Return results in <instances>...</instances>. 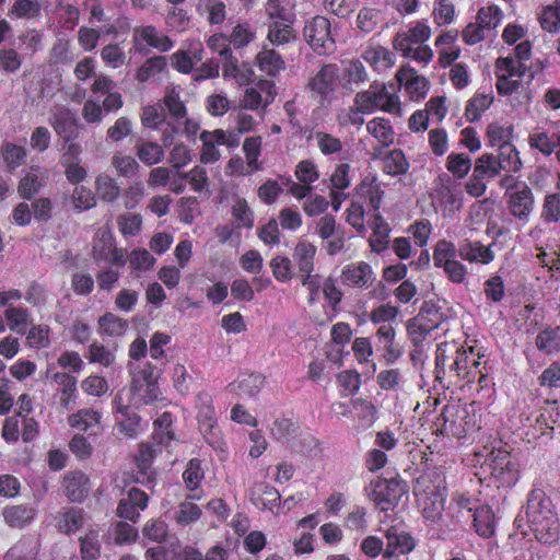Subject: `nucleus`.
<instances>
[{
    "instance_id": "f257e3e1",
    "label": "nucleus",
    "mask_w": 560,
    "mask_h": 560,
    "mask_svg": "<svg viewBox=\"0 0 560 560\" xmlns=\"http://www.w3.org/2000/svg\"><path fill=\"white\" fill-rule=\"evenodd\" d=\"M446 492L445 477L436 468L424 470L416 479L413 495L425 521L436 523L442 518Z\"/></svg>"
},
{
    "instance_id": "f03ea898",
    "label": "nucleus",
    "mask_w": 560,
    "mask_h": 560,
    "mask_svg": "<svg viewBox=\"0 0 560 560\" xmlns=\"http://www.w3.org/2000/svg\"><path fill=\"white\" fill-rule=\"evenodd\" d=\"M551 502L541 489H534L528 494L526 514L535 538L544 544H553L559 537V520L550 509Z\"/></svg>"
},
{
    "instance_id": "7ed1b4c3",
    "label": "nucleus",
    "mask_w": 560,
    "mask_h": 560,
    "mask_svg": "<svg viewBox=\"0 0 560 560\" xmlns=\"http://www.w3.org/2000/svg\"><path fill=\"white\" fill-rule=\"evenodd\" d=\"M441 428L438 429L442 435L453 436L457 440L480 430V420L474 409L464 406H444L441 418Z\"/></svg>"
},
{
    "instance_id": "20e7f679",
    "label": "nucleus",
    "mask_w": 560,
    "mask_h": 560,
    "mask_svg": "<svg viewBox=\"0 0 560 560\" xmlns=\"http://www.w3.org/2000/svg\"><path fill=\"white\" fill-rule=\"evenodd\" d=\"M409 487L400 477L373 479L365 488V494L372 501L376 509L387 512L396 508L402 498L407 494Z\"/></svg>"
},
{
    "instance_id": "39448f33",
    "label": "nucleus",
    "mask_w": 560,
    "mask_h": 560,
    "mask_svg": "<svg viewBox=\"0 0 560 560\" xmlns=\"http://www.w3.org/2000/svg\"><path fill=\"white\" fill-rule=\"evenodd\" d=\"M354 105L361 106V110H365L368 114L376 109L392 114L400 112L399 97L388 93L384 84L376 82L372 83L369 90L357 93Z\"/></svg>"
},
{
    "instance_id": "423d86ee",
    "label": "nucleus",
    "mask_w": 560,
    "mask_h": 560,
    "mask_svg": "<svg viewBox=\"0 0 560 560\" xmlns=\"http://www.w3.org/2000/svg\"><path fill=\"white\" fill-rule=\"evenodd\" d=\"M330 26V21L323 15L312 18L304 25V38L318 55H328L335 49Z\"/></svg>"
},
{
    "instance_id": "0eeeda50",
    "label": "nucleus",
    "mask_w": 560,
    "mask_h": 560,
    "mask_svg": "<svg viewBox=\"0 0 560 560\" xmlns=\"http://www.w3.org/2000/svg\"><path fill=\"white\" fill-rule=\"evenodd\" d=\"M92 258L95 262H109L117 267H124L127 262V249L116 246V240L112 231H98L92 244Z\"/></svg>"
},
{
    "instance_id": "6e6552de",
    "label": "nucleus",
    "mask_w": 560,
    "mask_h": 560,
    "mask_svg": "<svg viewBox=\"0 0 560 560\" xmlns=\"http://www.w3.org/2000/svg\"><path fill=\"white\" fill-rule=\"evenodd\" d=\"M489 467L491 476L502 487L511 488L520 479L518 465L513 460L508 451L501 448L493 450L490 454Z\"/></svg>"
},
{
    "instance_id": "1a4fd4ad",
    "label": "nucleus",
    "mask_w": 560,
    "mask_h": 560,
    "mask_svg": "<svg viewBox=\"0 0 560 560\" xmlns=\"http://www.w3.org/2000/svg\"><path fill=\"white\" fill-rule=\"evenodd\" d=\"M506 206L509 213L517 222L527 224L535 207L533 190L525 184L517 186L515 190L508 192Z\"/></svg>"
},
{
    "instance_id": "9d476101",
    "label": "nucleus",
    "mask_w": 560,
    "mask_h": 560,
    "mask_svg": "<svg viewBox=\"0 0 560 560\" xmlns=\"http://www.w3.org/2000/svg\"><path fill=\"white\" fill-rule=\"evenodd\" d=\"M48 122L63 142H71L79 138V120L75 114L67 106L55 107L51 110Z\"/></svg>"
},
{
    "instance_id": "9b49d317",
    "label": "nucleus",
    "mask_w": 560,
    "mask_h": 560,
    "mask_svg": "<svg viewBox=\"0 0 560 560\" xmlns=\"http://www.w3.org/2000/svg\"><path fill=\"white\" fill-rule=\"evenodd\" d=\"M339 68L336 63H325L318 72L311 78L307 88L319 96L320 102L328 101L338 86Z\"/></svg>"
},
{
    "instance_id": "f8f14e48",
    "label": "nucleus",
    "mask_w": 560,
    "mask_h": 560,
    "mask_svg": "<svg viewBox=\"0 0 560 560\" xmlns=\"http://www.w3.org/2000/svg\"><path fill=\"white\" fill-rule=\"evenodd\" d=\"M149 495L139 488L132 487L117 504L116 515L120 518L137 523L140 514L148 508Z\"/></svg>"
},
{
    "instance_id": "ddd939ff",
    "label": "nucleus",
    "mask_w": 560,
    "mask_h": 560,
    "mask_svg": "<svg viewBox=\"0 0 560 560\" xmlns=\"http://www.w3.org/2000/svg\"><path fill=\"white\" fill-rule=\"evenodd\" d=\"M374 280L373 269L366 261L350 262L341 269L340 282L345 287L368 289Z\"/></svg>"
},
{
    "instance_id": "4468645a",
    "label": "nucleus",
    "mask_w": 560,
    "mask_h": 560,
    "mask_svg": "<svg viewBox=\"0 0 560 560\" xmlns=\"http://www.w3.org/2000/svg\"><path fill=\"white\" fill-rule=\"evenodd\" d=\"M62 487L71 502H82L90 490V478L81 470L69 471L65 475Z\"/></svg>"
},
{
    "instance_id": "2eb2a0df",
    "label": "nucleus",
    "mask_w": 560,
    "mask_h": 560,
    "mask_svg": "<svg viewBox=\"0 0 560 560\" xmlns=\"http://www.w3.org/2000/svg\"><path fill=\"white\" fill-rule=\"evenodd\" d=\"M133 39L136 44L145 43L161 52H166L173 47L172 39L153 25L136 27Z\"/></svg>"
},
{
    "instance_id": "dca6fc26",
    "label": "nucleus",
    "mask_w": 560,
    "mask_h": 560,
    "mask_svg": "<svg viewBox=\"0 0 560 560\" xmlns=\"http://www.w3.org/2000/svg\"><path fill=\"white\" fill-rule=\"evenodd\" d=\"M250 502L259 510H272L280 501L279 491L267 482H256L249 490Z\"/></svg>"
},
{
    "instance_id": "f3484780",
    "label": "nucleus",
    "mask_w": 560,
    "mask_h": 560,
    "mask_svg": "<svg viewBox=\"0 0 560 560\" xmlns=\"http://www.w3.org/2000/svg\"><path fill=\"white\" fill-rule=\"evenodd\" d=\"M458 256L468 262L487 265L494 259V253L489 246H485L479 241H468L459 243Z\"/></svg>"
},
{
    "instance_id": "a211bd4d",
    "label": "nucleus",
    "mask_w": 560,
    "mask_h": 560,
    "mask_svg": "<svg viewBox=\"0 0 560 560\" xmlns=\"http://www.w3.org/2000/svg\"><path fill=\"white\" fill-rule=\"evenodd\" d=\"M202 142L200 161L203 164H211L220 159V152L218 145L224 144L225 132L222 129H215L214 131H202L200 135Z\"/></svg>"
},
{
    "instance_id": "6ab92c4d",
    "label": "nucleus",
    "mask_w": 560,
    "mask_h": 560,
    "mask_svg": "<svg viewBox=\"0 0 560 560\" xmlns=\"http://www.w3.org/2000/svg\"><path fill=\"white\" fill-rule=\"evenodd\" d=\"M316 253L317 247L313 243L306 240H300L296 243L292 258L298 268V275L314 271Z\"/></svg>"
},
{
    "instance_id": "aec40b11",
    "label": "nucleus",
    "mask_w": 560,
    "mask_h": 560,
    "mask_svg": "<svg viewBox=\"0 0 560 560\" xmlns=\"http://www.w3.org/2000/svg\"><path fill=\"white\" fill-rule=\"evenodd\" d=\"M385 551L397 556L409 555L416 548V539L407 532L392 527L386 532Z\"/></svg>"
},
{
    "instance_id": "412c9836",
    "label": "nucleus",
    "mask_w": 560,
    "mask_h": 560,
    "mask_svg": "<svg viewBox=\"0 0 560 560\" xmlns=\"http://www.w3.org/2000/svg\"><path fill=\"white\" fill-rule=\"evenodd\" d=\"M472 527L476 534L482 538H491L495 533V516L492 509L487 505H478L472 514Z\"/></svg>"
},
{
    "instance_id": "4be33fe9",
    "label": "nucleus",
    "mask_w": 560,
    "mask_h": 560,
    "mask_svg": "<svg viewBox=\"0 0 560 560\" xmlns=\"http://www.w3.org/2000/svg\"><path fill=\"white\" fill-rule=\"evenodd\" d=\"M36 515V509L28 504L7 505L2 516L10 527L23 528L28 525Z\"/></svg>"
},
{
    "instance_id": "5701e85b",
    "label": "nucleus",
    "mask_w": 560,
    "mask_h": 560,
    "mask_svg": "<svg viewBox=\"0 0 560 560\" xmlns=\"http://www.w3.org/2000/svg\"><path fill=\"white\" fill-rule=\"evenodd\" d=\"M366 130L380 143V148L377 149L378 151L394 143L395 131L390 121L386 118L375 117L371 119L366 124ZM374 156H377L376 152L374 153Z\"/></svg>"
},
{
    "instance_id": "b1692460",
    "label": "nucleus",
    "mask_w": 560,
    "mask_h": 560,
    "mask_svg": "<svg viewBox=\"0 0 560 560\" xmlns=\"http://www.w3.org/2000/svg\"><path fill=\"white\" fill-rule=\"evenodd\" d=\"M537 350L550 355L560 352V326L546 325L541 328L535 339Z\"/></svg>"
},
{
    "instance_id": "393cba45",
    "label": "nucleus",
    "mask_w": 560,
    "mask_h": 560,
    "mask_svg": "<svg viewBox=\"0 0 560 560\" xmlns=\"http://www.w3.org/2000/svg\"><path fill=\"white\" fill-rule=\"evenodd\" d=\"M362 58L378 72L392 68L396 59L392 50L381 45L366 48Z\"/></svg>"
},
{
    "instance_id": "a878e982",
    "label": "nucleus",
    "mask_w": 560,
    "mask_h": 560,
    "mask_svg": "<svg viewBox=\"0 0 560 560\" xmlns=\"http://www.w3.org/2000/svg\"><path fill=\"white\" fill-rule=\"evenodd\" d=\"M222 71L225 79H234L240 85H247L255 79L252 65L248 62L240 63L235 57L229 59L228 62H223Z\"/></svg>"
},
{
    "instance_id": "bb28decb",
    "label": "nucleus",
    "mask_w": 560,
    "mask_h": 560,
    "mask_svg": "<svg viewBox=\"0 0 560 560\" xmlns=\"http://www.w3.org/2000/svg\"><path fill=\"white\" fill-rule=\"evenodd\" d=\"M267 39L273 46H282L296 40L292 21H273L268 26Z\"/></svg>"
},
{
    "instance_id": "cd10ccee",
    "label": "nucleus",
    "mask_w": 560,
    "mask_h": 560,
    "mask_svg": "<svg viewBox=\"0 0 560 560\" xmlns=\"http://www.w3.org/2000/svg\"><path fill=\"white\" fill-rule=\"evenodd\" d=\"M255 60L259 70L270 77H276L284 69V60L281 55L272 48L262 47Z\"/></svg>"
},
{
    "instance_id": "c85d7f7f",
    "label": "nucleus",
    "mask_w": 560,
    "mask_h": 560,
    "mask_svg": "<svg viewBox=\"0 0 560 560\" xmlns=\"http://www.w3.org/2000/svg\"><path fill=\"white\" fill-rule=\"evenodd\" d=\"M162 448L163 445H159L153 440L151 443H141L139 445V453L136 456V465L138 472L143 477H147L148 482L145 485H149L153 481L152 478L148 476V471L151 468V464L155 456L162 452Z\"/></svg>"
},
{
    "instance_id": "c756f323",
    "label": "nucleus",
    "mask_w": 560,
    "mask_h": 560,
    "mask_svg": "<svg viewBox=\"0 0 560 560\" xmlns=\"http://www.w3.org/2000/svg\"><path fill=\"white\" fill-rule=\"evenodd\" d=\"M136 154L140 162L148 166L159 164L165 156L163 145L149 140H141L137 142Z\"/></svg>"
},
{
    "instance_id": "7c9ffc66",
    "label": "nucleus",
    "mask_w": 560,
    "mask_h": 560,
    "mask_svg": "<svg viewBox=\"0 0 560 560\" xmlns=\"http://www.w3.org/2000/svg\"><path fill=\"white\" fill-rule=\"evenodd\" d=\"M433 330L435 323L424 322L423 314H418L407 323V335L415 347H420Z\"/></svg>"
},
{
    "instance_id": "2f4dec72",
    "label": "nucleus",
    "mask_w": 560,
    "mask_h": 560,
    "mask_svg": "<svg viewBox=\"0 0 560 560\" xmlns=\"http://www.w3.org/2000/svg\"><path fill=\"white\" fill-rule=\"evenodd\" d=\"M492 93L476 92L475 95L468 100L465 107V117L468 121L475 122L480 120L482 114L493 103Z\"/></svg>"
},
{
    "instance_id": "473e14b6",
    "label": "nucleus",
    "mask_w": 560,
    "mask_h": 560,
    "mask_svg": "<svg viewBox=\"0 0 560 560\" xmlns=\"http://www.w3.org/2000/svg\"><path fill=\"white\" fill-rule=\"evenodd\" d=\"M4 318L9 328L19 335H25L27 326L32 323V316L26 307L9 306L4 311Z\"/></svg>"
},
{
    "instance_id": "72a5a7b5",
    "label": "nucleus",
    "mask_w": 560,
    "mask_h": 560,
    "mask_svg": "<svg viewBox=\"0 0 560 560\" xmlns=\"http://www.w3.org/2000/svg\"><path fill=\"white\" fill-rule=\"evenodd\" d=\"M382 162L383 172L390 176L406 174L409 168V162L400 149H394L389 151L383 156Z\"/></svg>"
},
{
    "instance_id": "f704fd0d",
    "label": "nucleus",
    "mask_w": 560,
    "mask_h": 560,
    "mask_svg": "<svg viewBox=\"0 0 560 560\" xmlns=\"http://www.w3.org/2000/svg\"><path fill=\"white\" fill-rule=\"evenodd\" d=\"M368 73L364 65L359 59L348 61L343 68L342 86L347 90L353 91L354 86L365 82Z\"/></svg>"
},
{
    "instance_id": "c9c22d12",
    "label": "nucleus",
    "mask_w": 560,
    "mask_h": 560,
    "mask_svg": "<svg viewBox=\"0 0 560 560\" xmlns=\"http://www.w3.org/2000/svg\"><path fill=\"white\" fill-rule=\"evenodd\" d=\"M83 510L70 508L59 514L57 528L60 533L69 535L79 530L83 526Z\"/></svg>"
},
{
    "instance_id": "e433bc0d",
    "label": "nucleus",
    "mask_w": 560,
    "mask_h": 560,
    "mask_svg": "<svg viewBox=\"0 0 560 560\" xmlns=\"http://www.w3.org/2000/svg\"><path fill=\"white\" fill-rule=\"evenodd\" d=\"M172 413L168 411H164L153 422L154 432L152 434V440L156 442L159 445L167 446L170 442L175 438L174 431L172 430Z\"/></svg>"
},
{
    "instance_id": "4c0bfd02",
    "label": "nucleus",
    "mask_w": 560,
    "mask_h": 560,
    "mask_svg": "<svg viewBox=\"0 0 560 560\" xmlns=\"http://www.w3.org/2000/svg\"><path fill=\"white\" fill-rule=\"evenodd\" d=\"M128 328L127 322L118 315L107 312L98 319V334L101 336H121Z\"/></svg>"
},
{
    "instance_id": "58836bf2",
    "label": "nucleus",
    "mask_w": 560,
    "mask_h": 560,
    "mask_svg": "<svg viewBox=\"0 0 560 560\" xmlns=\"http://www.w3.org/2000/svg\"><path fill=\"white\" fill-rule=\"evenodd\" d=\"M498 152L495 160L501 171L515 173L521 170L522 161L520 159V153L513 143L499 148Z\"/></svg>"
},
{
    "instance_id": "ea45409f",
    "label": "nucleus",
    "mask_w": 560,
    "mask_h": 560,
    "mask_svg": "<svg viewBox=\"0 0 560 560\" xmlns=\"http://www.w3.org/2000/svg\"><path fill=\"white\" fill-rule=\"evenodd\" d=\"M360 194L364 196L372 210H380L384 191L377 182L376 176H366L362 179L360 186Z\"/></svg>"
},
{
    "instance_id": "a19ab883",
    "label": "nucleus",
    "mask_w": 560,
    "mask_h": 560,
    "mask_svg": "<svg viewBox=\"0 0 560 560\" xmlns=\"http://www.w3.org/2000/svg\"><path fill=\"white\" fill-rule=\"evenodd\" d=\"M100 421L101 413L92 408L80 409L68 417V423L71 428L84 432L97 425Z\"/></svg>"
},
{
    "instance_id": "79ce46f5",
    "label": "nucleus",
    "mask_w": 560,
    "mask_h": 560,
    "mask_svg": "<svg viewBox=\"0 0 560 560\" xmlns=\"http://www.w3.org/2000/svg\"><path fill=\"white\" fill-rule=\"evenodd\" d=\"M77 59V56L72 51V44L68 38H58L50 51L49 61L52 65H70Z\"/></svg>"
},
{
    "instance_id": "37998d69",
    "label": "nucleus",
    "mask_w": 560,
    "mask_h": 560,
    "mask_svg": "<svg viewBox=\"0 0 560 560\" xmlns=\"http://www.w3.org/2000/svg\"><path fill=\"white\" fill-rule=\"evenodd\" d=\"M487 144L489 147L502 148L512 143L513 126H503L499 122H491L487 127Z\"/></svg>"
},
{
    "instance_id": "c03bdc74",
    "label": "nucleus",
    "mask_w": 560,
    "mask_h": 560,
    "mask_svg": "<svg viewBox=\"0 0 560 560\" xmlns=\"http://www.w3.org/2000/svg\"><path fill=\"white\" fill-rule=\"evenodd\" d=\"M540 220L545 224L560 222V192L546 194L540 210Z\"/></svg>"
},
{
    "instance_id": "a18cd8bd",
    "label": "nucleus",
    "mask_w": 560,
    "mask_h": 560,
    "mask_svg": "<svg viewBox=\"0 0 560 560\" xmlns=\"http://www.w3.org/2000/svg\"><path fill=\"white\" fill-rule=\"evenodd\" d=\"M80 551L83 560H96L101 555L100 530L90 528L80 537Z\"/></svg>"
},
{
    "instance_id": "49530a36",
    "label": "nucleus",
    "mask_w": 560,
    "mask_h": 560,
    "mask_svg": "<svg viewBox=\"0 0 560 560\" xmlns=\"http://www.w3.org/2000/svg\"><path fill=\"white\" fill-rule=\"evenodd\" d=\"M1 154L10 172L15 171L18 167L23 165L27 156V152L24 147L12 142H5L2 144Z\"/></svg>"
},
{
    "instance_id": "de8ad7c7",
    "label": "nucleus",
    "mask_w": 560,
    "mask_h": 560,
    "mask_svg": "<svg viewBox=\"0 0 560 560\" xmlns=\"http://www.w3.org/2000/svg\"><path fill=\"white\" fill-rule=\"evenodd\" d=\"M166 66L167 61L164 56L150 57L137 69L136 79L144 83L152 77L163 72Z\"/></svg>"
},
{
    "instance_id": "09e8293b",
    "label": "nucleus",
    "mask_w": 560,
    "mask_h": 560,
    "mask_svg": "<svg viewBox=\"0 0 560 560\" xmlns=\"http://www.w3.org/2000/svg\"><path fill=\"white\" fill-rule=\"evenodd\" d=\"M458 256V247L447 240H440L433 249V264L436 268H442L445 265L456 260Z\"/></svg>"
},
{
    "instance_id": "8fccbe9b",
    "label": "nucleus",
    "mask_w": 560,
    "mask_h": 560,
    "mask_svg": "<svg viewBox=\"0 0 560 560\" xmlns=\"http://www.w3.org/2000/svg\"><path fill=\"white\" fill-rule=\"evenodd\" d=\"M42 5L36 0H15L9 10L12 19H36L40 15Z\"/></svg>"
},
{
    "instance_id": "3c124183",
    "label": "nucleus",
    "mask_w": 560,
    "mask_h": 560,
    "mask_svg": "<svg viewBox=\"0 0 560 560\" xmlns=\"http://www.w3.org/2000/svg\"><path fill=\"white\" fill-rule=\"evenodd\" d=\"M503 18L502 10L495 5L481 7L476 14V22L483 31L495 30Z\"/></svg>"
},
{
    "instance_id": "603ef678",
    "label": "nucleus",
    "mask_w": 560,
    "mask_h": 560,
    "mask_svg": "<svg viewBox=\"0 0 560 560\" xmlns=\"http://www.w3.org/2000/svg\"><path fill=\"white\" fill-rule=\"evenodd\" d=\"M541 28L549 33H557L560 30V0L542 9L538 16Z\"/></svg>"
},
{
    "instance_id": "864d4df0",
    "label": "nucleus",
    "mask_w": 560,
    "mask_h": 560,
    "mask_svg": "<svg viewBox=\"0 0 560 560\" xmlns=\"http://www.w3.org/2000/svg\"><path fill=\"white\" fill-rule=\"evenodd\" d=\"M85 358L90 363H97L104 368H108L115 362V353L97 340L89 346Z\"/></svg>"
},
{
    "instance_id": "5fc2aeb1",
    "label": "nucleus",
    "mask_w": 560,
    "mask_h": 560,
    "mask_svg": "<svg viewBox=\"0 0 560 560\" xmlns=\"http://www.w3.org/2000/svg\"><path fill=\"white\" fill-rule=\"evenodd\" d=\"M115 411L124 418L119 421L120 430L128 436L132 438L137 434L141 418L130 410L129 406L117 404Z\"/></svg>"
},
{
    "instance_id": "6e6d98bb",
    "label": "nucleus",
    "mask_w": 560,
    "mask_h": 560,
    "mask_svg": "<svg viewBox=\"0 0 560 560\" xmlns=\"http://www.w3.org/2000/svg\"><path fill=\"white\" fill-rule=\"evenodd\" d=\"M199 431L203 436L205 441L215 451L224 452L225 451V442L222 436L221 429L218 424V421L214 423L203 422L198 423Z\"/></svg>"
},
{
    "instance_id": "4d7b16f0",
    "label": "nucleus",
    "mask_w": 560,
    "mask_h": 560,
    "mask_svg": "<svg viewBox=\"0 0 560 560\" xmlns=\"http://www.w3.org/2000/svg\"><path fill=\"white\" fill-rule=\"evenodd\" d=\"M54 381L60 386V402L63 407L69 408V404L77 392V378L68 373L57 372L54 374Z\"/></svg>"
},
{
    "instance_id": "13d9d810",
    "label": "nucleus",
    "mask_w": 560,
    "mask_h": 560,
    "mask_svg": "<svg viewBox=\"0 0 560 560\" xmlns=\"http://www.w3.org/2000/svg\"><path fill=\"white\" fill-rule=\"evenodd\" d=\"M198 8L207 13V20L211 25H219L225 21L226 10L222 0H199Z\"/></svg>"
},
{
    "instance_id": "bf43d9fd",
    "label": "nucleus",
    "mask_w": 560,
    "mask_h": 560,
    "mask_svg": "<svg viewBox=\"0 0 560 560\" xmlns=\"http://www.w3.org/2000/svg\"><path fill=\"white\" fill-rule=\"evenodd\" d=\"M471 168V159L466 153H451L447 156L446 170L453 174L455 178H464Z\"/></svg>"
},
{
    "instance_id": "052dcab7",
    "label": "nucleus",
    "mask_w": 560,
    "mask_h": 560,
    "mask_svg": "<svg viewBox=\"0 0 560 560\" xmlns=\"http://www.w3.org/2000/svg\"><path fill=\"white\" fill-rule=\"evenodd\" d=\"M205 478V471L201 462L198 458H191L183 472V480L186 488L190 491L196 490Z\"/></svg>"
},
{
    "instance_id": "680f3d73",
    "label": "nucleus",
    "mask_w": 560,
    "mask_h": 560,
    "mask_svg": "<svg viewBox=\"0 0 560 560\" xmlns=\"http://www.w3.org/2000/svg\"><path fill=\"white\" fill-rule=\"evenodd\" d=\"M501 170L493 154L483 153L475 162L474 173L476 177L493 178L498 176Z\"/></svg>"
},
{
    "instance_id": "e2e57ef3",
    "label": "nucleus",
    "mask_w": 560,
    "mask_h": 560,
    "mask_svg": "<svg viewBox=\"0 0 560 560\" xmlns=\"http://www.w3.org/2000/svg\"><path fill=\"white\" fill-rule=\"evenodd\" d=\"M95 187L98 197L107 202L115 201L120 194V188L115 179L107 175L98 176L95 180Z\"/></svg>"
},
{
    "instance_id": "0e129e2a",
    "label": "nucleus",
    "mask_w": 560,
    "mask_h": 560,
    "mask_svg": "<svg viewBox=\"0 0 560 560\" xmlns=\"http://www.w3.org/2000/svg\"><path fill=\"white\" fill-rule=\"evenodd\" d=\"M432 16L439 26L450 25L454 22L456 12L452 0H438L434 3Z\"/></svg>"
},
{
    "instance_id": "69168bd1",
    "label": "nucleus",
    "mask_w": 560,
    "mask_h": 560,
    "mask_svg": "<svg viewBox=\"0 0 560 560\" xmlns=\"http://www.w3.org/2000/svg\"><path fill=\"white\" fill-rule=\"evenodd\" d=\"M315 140L320 153L325 156L338 154L342 151V141L331 133L325 131H317L315 133Z\"/></svg>"
},
{
    "instance_id": "338daca9",
    "label": "nucleus",
    "mask_w": 560,
    "mask_h": 560,
    "mask_svg": "<svg viewBox=\"0 0 560 560\" xmlns=\"http://www.w3.org/2000/svg\"><path fill=\"white\" fill-rule=\"evenodd\" d=\"M50 328L47 325L32 326L26 330V345L33 349H44L50 345Z\"/></svg>"
},
{
    "instance_id": "774afa93",
    "label": "nucleus",
    "mask_w": 560,
    "mask_h": 560,
    "mask_svg": "<svg viewBox=\"0 0 560 560\" xmlns=\"http://www.w3.org/2000/svg\"><path fill=\"white\" fill-rule=\"evenodd\" d=\"M555 133L549 136L545 131H535L528 136L529 147L545 156H550L555 152Z\"/></svg>"
}]
</instances>
